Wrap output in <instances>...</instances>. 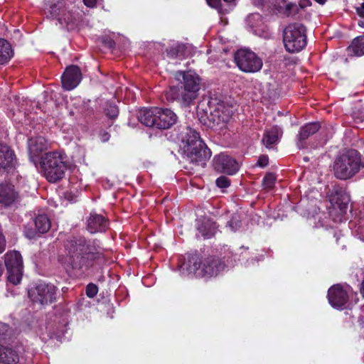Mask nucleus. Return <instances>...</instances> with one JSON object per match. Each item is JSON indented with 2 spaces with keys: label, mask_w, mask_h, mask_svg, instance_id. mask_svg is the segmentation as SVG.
<instances>
[{
  "label": "nucleus",
  "mask_w": 364,
  "mask_h": 364,
  "mask_svg": "<svg viewBox=\"0 0 364 364\" xmlns=\"http://www.w3.org/2000/svg\"><path fill=\"white\" fill-rule=\"evenodd\" d=\"M65 248V255L60 261L68 272L87 269L103 254V249L97 241H87L81 237L68 240Z\"/></svg>",
  "instance_id": "f257e3e1"
},
{
  "label": "nucleus",
  "mask_w": 364,
  "mask_h": 364,
  "mask_svg": "<svg viewBox=\"0 0 364 364\" xmlns=\"http://www.w3.org/2000/svg\"><path fill=\"white\" fill-rule=\"evenodd\" d=\"M175 78L178 81L177 86H172L166 92V96L168 101H180L188 105L196 98L200 88V78L195 72L189 70L178 71Z\"/></svg>",
  "instance_id": "f03ea898"
},
{
  "label": "nucleus",
  "mask_w": 364,
  "mask_h": 364,
  "mask_svg": "<svg viewBox=\"0 0 364 364\" xmlns=\"http://www.w3.org/2000/svg\"><path fill=\"white\" fill-rule=\"evenodd\" d=\"M225 268V264L215 257L200 258L198 255H188L180 265L183 275L210 278L217 276Z\"/></svg>",
  "instance_id": "7ed1b4c3"
},
{
  "label": "nucleus",
  "mask_w": 364,
  "mask_h": 364,
  "mask_svg": "<svg viewBox=\"0 0 364 364\" xmlns=\"http://www.w3.org/2000/svg\"><path fill=\"white\" fill-rule=\"evenodd\" d=\"M181 139L183 158L190 163L205 166L211 156V151L200 139L199 134L188 127L186 132L181 133Z\"/></svg>",
  "instance_id": "20e7f679"
},
{
  "label": "nucleus",
  "mask_w": 364,
  "mask_h": 364,
  "mask_svg": "<svg viewBox=\"0 0 364 364\" xmlns=\"http://www.w3.org/2000/svg\"><path fill=\"white\" fill-rule=\"evenodd\" d=\"M364 168V160L355 149H347L341 152L335 159L333 171L336 178L347 180L355 176Z\"/></svg>",
  "instance_id": "39448f33"
},
{
  "label": "nucleus",
  "mask_w": 364,
  "mask_h": 364,
  "mask_svg": "<svg viewBox=\"0 0 364 364\" xmlns=\"http://www.w3.org/2000/svg\"><path fill=\"white\" fill-rule=\"evenodd\" d=\"M41 164L46 178L50 182L61 179L68 168L65 158L57 151L45 154L41 158Z\"/></svg>",
  "instance_id": "423d86ee"
},
{
  "label": "nucleus",
  "mask_w": 364,
  "mask_h": 364,
  "mask_svg": "<svg viewBox=\"0 0 364 364\" xmlns=\"http://www.w3.org/2000/svg\"><path fill=\"white\" fill-rule=\"evenodd\" d=\"M283 41L289 53L301 51L306 46V28L299 23L289 24L284 30Z\"/></svg>",
  "instance_id": "0eeeda50"
},
{
  "label": "nucleus",
  "mask_w": 364,
  "mask_h": 364,
  "mask_svg": "<svg viewBox=\"0 0 364 364\" xmlns=\"http://www.w3.org/2000/svg\"><path fill=\"white\" fill-rule=\"evenodd\" d=\"M234 60L237 68L246 73H257L263 65L262 60L255 52L247 48L237 50L234 55Z\"/></svg>",
  "instance_id": "6e6552de"
},
{
  "label": "nucleus",
  "mask_w": 364,
  "mask_h": 364,
  "mask_svg": "<svg viewBox=\"0 0 364 364\" xmlns=\"http://www.w3.org/2000/svg\"><path fill=\"white\" fill-rule=\"evenodd\" d=\"M57 287L50 283L41 282L28 290L29 299L36 304L48 305L56 300Z\"/></svg>",
  "instance_id": "1a4fd4ad"
},
{
  "label": "nucleus",
  "mask_w": 364,
  "mask_h": 364,
  "mask_svg": "<svg viewBox=\"0 0 364 364\" xmlns=\"http://www.w3.org/2000/svg\"><path fill=\"white\" fill-rule=\"evenodd\" d=\"M4 263L8 272V281L14 285L18 284L23 276V259L19 252L13 250L4 255Z\"/></svg>",
  "instance_id": "9d476101"
},
{
  "label": "nucleus",
  "mask_w": 364,
  "mask_h": 364,
  "mask_svg": "<svg viewBox=\"0 0 364 364\" xmlns=\"http://www.w3.org/2000/svg\"><path fill=\"white\" fill-rule=\"evenodd\" d=\"M353 296V292L350 288H343L340 284L331 287L328 291L329 304L333 308L339 310L351 307L349 299Z\"/></svg>",
  "instance_id": "9b49d317"
},
{
  "label": "nucleus",
  "mask_w": 364,
  "mask_h": 364,
  "mask_svg": "<svg viewBox=\"0 0 364 364\" xmlns=\"http://www.w3.org/2000/svg\"><path fill=\"white\" fill-rule=\"evenodd\" d=\"M214 169L218 173L233 175L239 170V164L232 156L223 153L213 159Z\"/></svg>",
  "instance_id": "f8f14e48"
},
{
  "label": "nucleus",
  "mask_w": 364,
  "mask_h": 364,
  "mask_svg": "<svg viewBox=\"0 0 364 364\" xmlns=\"http://www.w3.org/2000/svg\"><path fill=\"white\" fill-rule=\"evenodd\" d=\"M50 12L53 18H55L61 26H65L68 29H73L75 26L77 21L75 15L67 11L61 4L51 6Z\"/></svg>",
  "instance_id": "ddd939ff"
},
{
  "label": "nucleus",
  "mask_w": 364,
  "mask_h": 364,
  "mask_svg": "<svg viewBox=\"0 0 364 364\" xmlns=\"http://www.w3.org/2000/svg\"><path fill=\"white\" fill-rule=\"evenodd\" d=\"M62 85L65 90H71L80 82L82 75L80 68L76 65H71L66 68L62 75Z\"/></svg>",
  "instance_id": "4468645a"
},
{
  "label": "nucleus",
  "mask_w": 364,
  "mask_h": 364,
  "mask_svg": "<svg viewBox=\"0 0 364 364\" xmlns=\"http://www.w3.org/2000/svg\"><path fill=\"white\" fill-rule=\"evenodd\" d=\"M18 200V193L14 186L10 183L0 184V205L9 207Z\"/></svg>",
  "instance_id": "2eb2a0df"
},
{
  "label": "nucleus",
  "mask_w": 364,
  "mask_h": 364,
  "mask_svg": "<svg viewBox=\"0 0 364 364\" xmlns=\"http://www.w3.org/2000/svg\"><path fill=\"white\" fill-rule=\"evenodd\" d=\"M176 121L177 116L172 110L159 108L155 127L159 129H169Z\"/></svg>",
  "instance_id": "dca6fc26"
},
{
  "label": "nucleus",
  "mask_w": 364,
  "mask_h": 364,
  "mask_svg": "<svg viewBox=\"0 0 364 364\" xmlns=\"http://www.w3.org/2000/svg\"><path fill=\"white\" fill-rule=\"evenodd\" d=\"M330 201L333 205H336L341 212H345L350 201L349 196L341 187L335 186L332 189V196Z\"/></svg>",
  "instance_id": "f3484780"
},
{
  "label": "nucleus",
  "mask_w": 364,
  "mask_h": 364,
  "mask_svg": "<svg viewBox=\"0 0 364 364\" xmlns=\"http://www.w3.org/2000/svg\"><path fill=\"white\" fill-rule=\"evenodd\" d=\"M87 227L90 233L105 232L108 227V221L101 215L90 214L87 221Z\"/></svg>",
  "instance_id": "a211bd4d"
},
{
  "label": "nucleus",
  "mask_w": 364,
  "mask_h": 364,
  "mask_svg": "<svg viewBox=\"0 0 364 364\" xmlns=\"http://www.w3.org/2000/svg\"><path fill=\"white\" fill-rule=\"evenodd\" d=\"M18 361V348L0 345V364H16Z\"/></svg>",
  "instance_id": "6ab92c4d"
},
{
  "label": "nucleus",
  "mask_w": 364,
  "mask_h": 364,
  "mask_svg": "<svg viewBox=\"0 0 364 364\" xmlns=\"http://www.w3.org/2000/svg\"><path fill=\"white\" fill-rule=\"evenodd\" d=\"M48 147V141L42 136L31 137L28 140V149L31 158L37 156Z\"/></svg>",
  "instance_id": "aec40b11"
},
{
  "label": "nucleus",
  "mask_w": 364,
  "mask_h": 364,
  "mask_svg": "<svg viewBox=\"0 0 364 364\" xmlns=\"http://www.w3.org/2000/svg\"><path fill=\"white\" fill-rule=\"evenodd\" d=\"M14 151L6 144H0V173L14 164Z\"/></svg>",
  "instance_id": "412c9836"
},
{
  "label": "nucleus",
  "mask_w": 364,
  "mask_h": 364,
  "mask_svg": "<svg viewBox=\"0 0 364 364\" xmlns=\"http://www.w3.org/2000/svg\"><path fill=\"white\" fill-rule=\"evenodd\" d=\"M282 134L283 131L282 128L278 126H274L265 131L262 142L267 148L271 149L279 141Z\"/></svg>",
  "instance_id": "4be33fe9"
},
{
  "label": "nucleus",
  "mask_w": 364,
  "mask_h": 364,
  "mask_svg": "<svg viewBox=\"0 0 364 364\" xmlns=\"http://www.w3.org/2000/svg\"><path fill=\"white\" fill-rule=\"evenodd\" d=\"M159 107L141 109L138 113L139 121L146 127H155Z\"/></svg>",
  "instance_id": "5701e85b"
},
{
  "label": "nucleus",
  "mask_w": 364,
  "mask_h": 364,
  "mask_svg": "<svg viewBox=\"0 0 364 364\" xmlns=\"http://www.w3.org/2000/svg\"><path fill=\"white\" fill-rule=\"evenodd\" d=\"M319 129L320 124L318 122L306 124L301 127L298 135L297 146L299 149H303L304 147V141L311 135L317 132Z\"/></svg>",
  "instance_id": "b1692460"
},
{
  "label": "nucleus",
  "mask_w": 364,
  "mask_h": 364,
  "mask_svg": "<svg viewBox=\"0 0 364 364\" xmlns=\"http://www.w3.org/2000/svg\"><path fill=\"white\" fill-rule=\"evenodd\" d=\"M216 229L215 223L209 218H203L198 221L197 230L205 239L213 237L216 232Z\"/></svg>",
  "instance_id": "393cba45"
},
{
  "label": "nucleus",
  "mask_w": 364,
  "mask_h": 364,
  "mask_svg": "<svg viewBox=\"0 0 364 364\" xmlns=\"http://www.w3.org/2000/svg\"><path fill=\"white\" fill-rule=\"evenodd\" d=\"M272 5L279 14L287 16L298 12L297 5L287 0H272Z\"/></svg>",
  "instance_id": "a878e982"
},
{
  "label": "nucleus",
  "mask_w": 364,
  "mask_h": 364,
  "mask_svg": "<svg viewBox=\"0 0 364 364\" xmlns=\"http://www.w3.org/2000/svg\"><path fill=\"white\" fill-rule=\"evenodd\" d=\"M13 55L11 44L6 40L0 38V65L7 63Z\"/></svg>",
  "instance_id": "bb28decb"
},
{
  "label": "nucleus",
  "mask_w": 364,
  "mask_h": 364,
  "mask_svg": "<svg viewBox=\"0 0 364 364\" xmlns=\"http://www.w3.org/2000/svg\"><path fill=\"white\" fill-rule=\"evenodd\" d=\"M350 55L362 56L364 55V36H360L353 40L348 48Z\"/></svg>",
  "instance_id": "cd10ccee"
},
{
  "label": "nucleus",
  "mask_w": 364,
  "mask_h": 364,
  "mask_svg": "<svg viewBox=\"0 0 364 364\" xmlns=\"http://www.w3.org/2000/svg\"><path fill=\"white\" fill-rule=\"evenodd\" d=\"M35 225L39 233H45L50 228V221L46 215H38L35 219Z\"/></svg>",
  "instance_id": "c85d7f7f"
},
{
  "label": "nucleus",
  "mask_w": 364,
  "mask_h": 364,
  "mask_svg": "<svg viewBox=\"0 0 364 364\" xmlns=\"http://www.w3.org/2000/svg\"><path fill=\"white\" fill-rule=\"evenodd\" d=\"M246 21L251 28L259 27L262 23V16L257 13L252 14L247 16Z\"/></svg>",
  "instance_id": "c756f323"
},
{
  "label": "nucleus",
  "mask_w": 364,
  "mask_h": 364,
  "mask_svg": "<svg viewBox=\"0 0 364 364\" xmlns=\"http://www.w3.org/2000/svg\"><path fill=\"white\" fill-rule=\"evenodd\" d=\"M275 181V175L272 173H269L264 177L262 184L265 189H271L273 188Z\"/></svg>",
  "instance_id": "7c9ffc66"
},
{
  "label": "nucleus",
  "mask_w": 364,
  "mask_h": 364,
  "mask_svg": "<svg viewBox=\"0 0 364 364\" xmlns=\"http://www.w3.org/2000/svg\"><path fill=\"white\" fill-rule=\"evenodd\" d=\"M183 48V45L176 44L166 50L167 55L171 58H176Z\"/></svg>",
  "instance_id": "2f4dec72"
},
{
  "label": "nucleus",
  "mask_w": 364,
  "mask_h": 364,
  "mask_svg": "<svg viewBox=\"0 0 364 364\" xmlns=\"http://www.w3.org/2000/svg\"><path fill=\"white\" fill-rule=\"evenodd\" d=\"M105 114L110 118H114L118 115L117 107L114 104H108L105 109Z\"/></svg>",
  "instance_id": "473e14b6"
},
{
  "label": "nucleus",
  "mask_w": 364,
  "mask_h": 364,
  "mask_svg": "<svg viewBox=\"0 0 364 364\" xmlns=\"http://www.w3.org/2000/svg\"><path fill=\"white\" fill-rule=\"evenodd\" d=\"M85 292L87 297L93 298L97 294L98 287L96 284L90 283L86 287Z\"/></svg>",
  "instance_id": "72a5a7b5"
},
{
  "label": "nucleus",
  "mask_w": 364,
  "mask_h": 364,
  "mask_svg": "<svg viewBox=\"0 0 364 364\" xmlns=\"http://www.w3.org/2000/svg\"><path fill=\"white\" fill-rule=\"evenodd\" d=\"M215 183L219 188H227L230 184V180L225 176H220Z\"/></svg>",
  "instance_id": "f704fd0d"
},
{
  "label": "nucleus",
  "mask_w": 364,
  "mask_h": 364,
  "mask_svg": "<svg viewBox=\"0 0 364 364\" xmlns=\"http://www.w3.org/2000/svg\"><path fill=\"white\" fill-rule=\"evenodd\" d=\"M228 224L232 231H236L241 226L240 221L236 217H232Z\"/></svg>",
  "instance_id": "c9c22d12"
},
{
  "label": "nucleus",
  "mask_w": 364,
  "mask_h": 364,
  "mask_svg": "<svg viewBox=\"0 0 364 364\" xmlns=\"http://www.w3.org/2000/svg\"><path fill=\"white\" fill-rule=\"evenodd\" d=\"M9 330V326L7 324L0 322V340L6 338Z\"/></svg>",
  "instance_id": "e433bc0d"
},
{
  "label": "nucleus",
  "mask_w": 364,
  "mask_h": 364,
  "mask_svg": "<svg viewBox=\"0 0 364 364\" xmlns=\"http://www.w3.org/2000/svg\"><path fill=\"white\" fill-rule=\"evenodd\" d=\"M24 234L26 237H28L29 239H33L36 235V231L33 230L32 229H29L27 227H25L24 228Z\"/></svg>",
  "instance_id": "4c0bfd02"
},
{
  "label": "nucleus",
  "mask_w": 364,
  "mask_h": 364,
  "mask_svg": "<svg viewBox=\"0 0 364 364\" xmlns=\"http://www.w3.org/2000/svg\"><path fill=\"white\" fill-rule=\"evenodd\" d=\"M269 162V159L267 156H262L259 158L257 161V165L260 167H265L267 166Z\"/></svg>",
  "instance_id": "58836bf2"
},
{
  "label": "nucleus",
  "mask_w": 364,
  "mask_h": 364,
  "mask_svg": "<svg viewBox=\"0 0 364 364\" xmlns=\"http://www.w3.org/2000/svg\"><path fill=\"white\" fill-rule=\"evenodd\" d=\"M207 3L209 6L215 9L220 8V0H207Z\"/></svg>",
  "instance_id": "ea45409f"
},
{
  "label": "nucleus",
  "mask_w": 364,
  "mask_h": 364,
  "mask_svg": "<svg viewBox=\"0 0 364 364\" xmlns=\"http://www.w3.org/2000/svg\"><path fill=\"white\" fill-rule=\"evenodd\" d=\"M6 248V240L3 234L0 232V254L4 251Z\"/></svg>",
  "instance_id": "a19ab883"
},
{
  "label": "nucleus",
  "mask_w": 364,
  "mask_h": 364,
  "mask_svg": "<svg viewBox=\"0 0 364 364\" xmlns=\"http://www.w3.org/2000/svg\"><path fill=\"white\" fill-rule=\"evenodd\" d=\"M358 235H359V238L364 241V226L363 227L361 223L359 225L358 228Z\"/></svg>",
  "instance_id": "79ce46f5"
},
{
  "label": "nucleus",
  "mask_w": 364,
  "mask_h": 364,
  "mask_svg": "<svg viewBox=\"0 0 364 364\" xmlns=\"http://www.w3.org/2000/svg\"><path fill=\"white\" fill-rule=\"evenodd\" d=\"M356 12L360 17L364 18V2L356 8Z\"/></svg>",
  "instance_id": "37998d69"
},
{
  "label": "nucleus",
  "mask_w": 364,
  "mask_h": 364,
  "mask_svg": "<svg viewBox=\"0 0 364 364\" xmlns=\"http://www.w3.org/2000/svg\"><path fill=\"white\" fill-rule=\"evenodd\" d=\"M84 4L90 8H93L96 6L97 0H83Z\"/></svg>",
  "instance_id": "c03bdc74"
},
{
  "label": "nucleus",
  "mask_w": 364,
  "mask_h": 364,
  "mask_svg": "<svg viewBox=\"0 0 364 364\" xmlns=\"http://www.w3.org/2000/svg\"><path fill=\"white\" fill-rule=\"evenodd\" d=\"M228 116L221 117L220 115H218V119L216 121V123H217V124H219L220 121L224 123L228 120Z\"/></svg>",
  "instance_id": "a18cd8bd"
},
{
  "label": "nucleus",
  "mask_w": 364,
  "mask_h": 364,
  "mask_svg": "<svg viewBox=\"0 0 364 364\" xmlns=\"http://www.w3.org/2000/svg\"><path fill=\"white\" fill-rule=\"evenodd\" d=\"M105 43L109 48H112L114 46V42L111 39H107Z\"/></svg>",
  "instance_id": "49530a36"
},
{
  "label": "nucleus",
  "mask_w": 364,
  "mask_h": 364,
  "mask_svg": "<svg viewBox=\"0 0 364 364\" xmlns=\"http://www.w3.org/2000/svg\"><path fill=\"white\" fill-rule=\"evenodd\" d=\"M109 135L107 133H105L102 136V141L104 142L107 141L109 140Z\"/></svg>",
  "instance_id": "de8ad7c7"
},
{
  "label": "nucleus",
  "mask_w": 364,
  "mask_h": 364,
  "mask_svg": "<svg viewBox=\"0 0 364 364\" xmlns=\"http://www.w3.org/2000/svg\"><path fill=\"white\" fill-rule=\"evenodd\" d=\"M314 1L321 5H323L326 2V0H314Z\"/></svg>",
  "instance_id": "09e8293b"
},
{
  "label": "nucleus",
  "mask_w": 364,
  "mask_h": 364,
  "mask_svg": "<svg viewBox=\"0 0 364 364\" xmlns=\"http://www.w3.org/2000/svg\"><path fill=\"white\" fill-rule=\"evenodd\" d=\"M360 292H361V294H363V296L364 297V281L362 283V287L360 289Z\"/></svg>",
  "instance_id": "8fccbe9b"
},
{
  "label": "nucleus",
  "mask_w": 364,
  "mask_h": 364,
  "mask_svg": "<svg viewBox=\"0 0 364 364\" xmlns=\"http://www.w3.org/2000/svg\"><path fill=\"white\" fill-rule=\"evenodd\" d=\"M358 25L359 26H360L361 28H364V21H360L358 22Z\"/></svg>",
  "instance_id": "3c124183"
},
{
  "label": "nucleus",
  "mask_w": 364,
  "mask_h": 364,
  "mask_svg": "<svg viewBox=\"0 0 364 364\" xmlns=\"http://www.w3.org/2000/svg\"><path fill=\"white\" fill-rule=\"evenodd\" d=\"M223 1L227 3H232V2H234L235 0H223Z\"/></svg>",
  "instance_id": "603ef678"
},
{
  "label": "nucleus",
  "mask_w": 364,
  "mask_h": 364,
  "mask_svg": "<svg viewBox=\"0 0 364 364\" xmlns=\"http://www.w3.org/2000/svg\"><path fill=\"white\" fill-rule=\"evenodd\" d=\"M264 2V0H259L258 4H262Z\"/></svg>",
  "instance_id": "864d4df0"
},
{
  "label": "nucleus",
  "mask_w": 364,
  "mask_h": 364,
  "mask_svg": "<svg viewBox=\"0 0 364 364\" xmlns=\"http://www.w3.org/2000/svg\"><path fill=\"white\" fill-rule=\"evenodd\" d=\"M334 237H336V241L338 242L337 233H335Z\"/></svg>",
  "instance_id": "5fc2aeb1"
},
{
  "label": "nucleus",
  "mask_w": 364,
  "mask_h": 364,
  "mask_svg": "<svg viewBox=\"0 0 364 364\" xmlns=\"http://www.w3.org/2000/svg\"><path fill=\"white\" fill-rule=\"evenodd\" d=\"M300 6L303 8V7H304L305 6H304V5H303V4H300Z\"/></svg>",
  "instance_id": "6e6d98bb"
}]
</instances>
